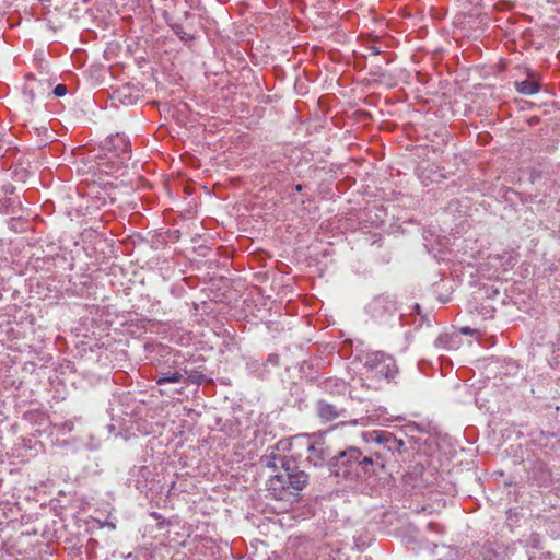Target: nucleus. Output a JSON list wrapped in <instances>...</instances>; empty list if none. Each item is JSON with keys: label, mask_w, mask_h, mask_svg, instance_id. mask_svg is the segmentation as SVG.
Listing matches in <instances>:
<instances>
[{"label": "nucleus", "mask_w": 560, "mask_h": 560, "mask_svg": "<svg viewBox=\"0 0 560 560\" xmlns=\"http://www.w3.org/2000/svg\"><path fill=\"white\" fill-rule=\"evenodd\" d=\"M386 454L381 451L364 452L357 446L339 451L329 460V474L349 487L363 489L385 468Z\"/></svg>", "instance_id": "nucleus-1"}, {"label": "nucleus", "mask_w": 560, "mask_h": 560, "mask_svg": "<svg viewBox=\"0 0 560 560\" xmlns=\"http://www.w3.org/2000/svg\"><path fill=\"white\" fill-rule=\"evenodd\" d=\"M174 357L168 346L154 340H145L142 347V365H150L154 368L155 372L144 375L142 371V377H150L159 385L180 383L184 375L179 371L174 370Z\"/></svg>", "instance_id": "nucleus-2"}, {"label": "nucleus", "mask_w": 560, "mask_h": 560, "mask_svg": "<svg viewBox=\"0 0 560 560\" xmlns=\"http://www.w3.org/2000/svg\"><path fill=\"white\" fill-rule=\"evenodd\" d=\"M280 470L267 481V489L277 500H288L298 497L308 483V475L301 469L293 457H280Z\"/></svg>", "instance_id": "nucleus-3"}, {"label": "nucleus", "mask_w": 560, "mask_h": 560, "mask_svg": "<svg viewBox=\"0 0 560 560\" xmlns=\"http://www.w3.org/2000/svg\"><path fill=\"white\" fill-rule=\"evenodd\" d=\"M140 400L136 393L122 392L118 394L114 402H110L109 415L112 421L119 424V434L125 440L137 438L140 431Z\"/></svg>", "instance_id": "nucleus-4"}, {"label": "nucleus", "mask_w": 560, "mask_h": 560, "mask_svg": "<svg viewBox=\"0 0 560 560\" xmlns=\"http://www.w3.org/2000/svg\"><path fill=\"white\" fill-rule=\"evenodd\" d=\"M366 443H373L377 450L386 454V462L390 456L401 455L407 448L405 441L386 430H373L362 434Z\"/></svg>", "instance_id": "nucleus-5"}, {"label": "nucleus", "mask_w": 560, "mask_h": 560, "mask_svg": "<svg viewBox=\"0 0 560 560\" xmlns=\"http://www.w3.org/2000/svg\"><path fill=\"white\" fill-rule=\"evenodd\" d=\"M364 366L376 376L393 380L398 373L395 359L383 351H372L361 359Z\"/></svg>", "instance_id": "nucleus-6"}, {"label": "nucleus", "mask_w": 560, "mask_h": 560, "mask_svg": "<svg viewBox=\"0 0 560 560\" xmlns=\"http://www.w3.org/2000/svg\"><path fill=\"white\" fill-rule=\"evenodd\" d=\"M396 303L387 295L375 296L366 306L365 312L373 320L385 324L394 316Z\"/></svg>", "instance_id": "nucleus-7"}, {"label": "nucleus", "mask_w": 560, "mask_h": 560, "mask_svg": "<svg viewBox=\"0 0 560 560\" xmlns=\"http://www.w3.org/2000/svg\"><path fill=\"white\" fill-rule=\"evenodd\" d=\"M305 447L307 451L306 460L314 467H322L331 459L329 448L322 441L312 442L308 436L305 438Z\"/></svg>", "instance_id": "nucleus-8"}, {"label": "nucleus", "mask_w": 560, "mask_h": 560, "mask_svg": "<svg viewBox=\"0 0 560 560\" xmlns=\"http://www.w3.org/2000/svg\"><path fill=\"white\" fill-rule=\"evenodd\" d=\"M103 148L118 156L121 162L129 160L131 156L130 140L124 135L110 136L104 141Z\"/></svg>", "instance_id": "nucleus-9"}, {"label": "nucleus", "mask_w": 560, "mask_h": 560, "mask_svg": "<svg viewBox=\"0 0 560 560\" xmlns=\"http://www.w3.org/2000/svg\"><path fill=\"white\" fill-rule=\"evenodd\" d=\"M515 91L522 95L532 96L541 89L540 77L537 72L528 70L524 80L514 82Z\"/></svg>", "instance_id": "nucleus-10"}, {"label": "nucleus", "mask_w": 560, "mask_h": 560, "mask_svg": "<svg viewBox=\"0 0 560 560\" xmlns=\"http://www.w3.org/2000/svg\"><path fill=\"white\" fill-rule=\"evenodd\" d=\"M316 412L323 421H334L339 418H345L347 410L335 404L320 399L316 402Z\"/></svg>", "instance_id": "nucleus-11"}, {"label": "nucleus", "mask_w": 560, "mask_h": 560, "mask_svg": "<svg viewBox=\"0 0 560 560\" xmlns=\"http://www.w3.org/2000/svg\"><path fill=\"white\" fill-rule=\"evenodd\" d=\"M495 546L497 544L493 541L474 545L469 550V557L472 560H501V553L498 552Z\"/></svg>", "instance_id": "nucleus-12"}, {"label": "nucleus", "mask_w": 560, "mask_h": 560, "mask_svg": "<svg viewBox=\"0 0 560 560\" xmlns=\"http://www.w3.org/2000/svg\"><path fill=\"white\" fill-rule=\"evenodd\" d=\"M306 395L303 386L299 383H290L288 393L284 396V404L288 407L298 408L302 410L305 406Z\"/></svg>", "instance_id": "nucleus-13"}, {"label": "nucleus", "mask_w": 560, "mask_h": 560, "mask_svg": "<svg viewBox=\"0 0 560 560\" xmlns=\"http://www.w3.org/2000/svg\"><path fill=\"white\" fill-rule=\"evenodd\" d=\"M140 97L139 89L136 84L127 83L114 92V98L125 106H133Z\"/></svg>", "instance_id": "nucleus-14"}, {"label": "nucleus", "mask_w": 560, "mask_h": 560, "mask_svg": "<svg viewBox=\"0 0 560 560\" xmlns=\"http://www.w3.org/2000/svg\"><path fill=\"white\" fill-rule=\"evenodd\" d=\"M462 339L456 332H443L440 334L435 341L434 347L441 351H453L459 348Z\"/></svg>", "instance_id": "nucleus-15"}, {"label": "nucleus", "mask_w": 560, "mask_h": 560, "mask_svg": "<svg viewBox=\"0 0 560 560\" xmlns=\"http://www.w3.org/2000/svg\"><path fill=\"white\" fill-rule=\"evenodd\" d=\"M454 280L450 278L441 279L433 284V294L440 303H447L454 290Z\"/></svg>", "instance_id": "nucleus-16"}, {"label": "nucleus", "mask_w": 560, "mask_h": 560, "mask_svg": "<svg viewBox=\"0 0 560 560\" xmlns=\"http://www.w3.org/2000/svg\"><path fill=\"white\" fill-rule=\"evenodd\" d=\"M431 552L436 560H458L459 550L456 547L444 544H432Z\"/></svg>", "instance_id": "nucleus-17"}, {"label": "nucleus", "mask_w": 560, "mask_h": 560, "mask_svg": "<svg viewBox=\"0 0 560 560\" xmlns=\"http://www.w3.org/2000/svg\"><path fill=\"white\" fill-rule=\"evenodd\" d=\"M163 0H142V22L144 19L153 21L156 15L164 14L165 11L160 5Z\"/></svg>", "instance_id": "nucleus-18"}, {"label": "nucleus", "mask_w": 560, "mask_h": 560, "mask_svg": "<svg viewBox=\"0 0 560 560\" xmlns=\"http://www.w3.org/2000/svg\"><path fill=\"white\" fill-rule=\"evenodd\" d=\"M527 548V557L528 560H537L541 559V557H537L535 551L542 549V539L538 533H532L526 540Z\"/></svg>", "instance_id": "nucleus-19"}, {"label": "nucleus", "mask_w": 560, "mask_h": 560, "mask_svg": "<svg viewBox=\"0 0 560 560\" xmlns=\"http://www.w3.org/2000/svg\"><path fill=\"white\" fill-rule=\"evenodd\" d=\"M546 533L552 538H560V513L544 518Z\"/></svg>", "instance_id": "nucleus-20"}, {"label": "nucleus", "mask_w": 560, "mask_h": 560, "mask_svg": "<svg viewBox=\"0 0 560 560\" xmlns=\"http://www.w3.org/2000/svg\"><path fill=\"white\" fill-rule=\"evenodd\" d=\"M30 86H35V93L38 95V103H44L47 97L50 96L48 91L49 82L48 81H35L28 84Z\"/></svg>", "instance_id": "nucleus-21"}, {"label": "nucleus", "mask_w": 560, "mask_h": 560, "mask_svg": "<svg viewBox=\"0 0 560 560\" xmlns=\"http://www.w3.org/2000/svg\"><path fill=\"white\" fill-rule=\"evenodd\" d=\"M23 96L24 101L35 109L44 105V103H38V95L35 93V86H30L27 84L23 90Z\"/></svg>", "instance_id": "nucleus-22"}, {"label": "nucleus", "mask_w": 560, "mask_h": 560, "mask_svg": "<svg viewBox=\"0 0 560 560\" xmlns=\"http://www.w3.org/2000/svg\"><path fill=\"white\" fill-rule=\"evenodd\" d=\"M247 366V370L250 374H254L256 375L257 377L259 378H264L265 377V366H266V363H261L257 360H250L247 362L246 364Z\"/></svg>", "instance_id": "nucleus-23"}, {"label": "nucleus", "mask_w": 560, "mask_h": 560, "mask_svg": "<svg viewBox=\"0 0 560 560\" xmlns=\"http://www.w3.org/2000/svg\"><path fill=\"white\" fill-rule=\"evenodd\" d=\"M174 33L179 37L180 40L183 42H189V40H192L195 39V36L192 34H189V33H186L184 31V27L182 24H174L172 26Z\"/></svg>", "instance_id": "nucleus-24"}, {"label": "nucleus", "mask_w": 560, "mask_h": 560, "mask_svg": "<svg viewBox=\"0 0 560 560\" xmlns=\"http://www.w3.org/2000/svg\"><path fill=\"white\" fill-rule=\"evenodd\" d=\"M185 373L188 374V380L192 384L200 385L206 381V376L201 372L191 371L188 373L187 371H185Z\"/></svg>", "instance_id": "nucleus-25"}, {"label": "nucleus", "mask_w": 560, "mask_h": 560, "mask_svg": "<svg viewBox=\"0 0 560 560\" xmlns=\"http://www.w3.org/2000/svg\"><path fill=\"white\" fill-rule=\"evenodd\" d=\"M332 386L335 387H342L343 389L346 388V383L345 382H339L337 380H327L325 383H324V388L326 390H329L332 388Z\"/></svg>", "instance_id": "nucleus-26"}, {"label": "nucleus", "mask_w": 560, "mask_h": 560, "mask_svg": "<svg viewBox=\"0 0 560 560\" xmlns=\"http://www.w3.org/2000/svg\"><path fill=\"white\" fill-rule=\"evenodd\" d=\"M67 94V86L65 84H57L52 90L55 97H62Z\"/></svg>", "instance_id": "nucleus-27"}, {"label": "nucleus", "mask_w": 560, "mask_h": 560, "mask_svg": "<svg viewBox=\"0 0 560 560\" xmlns=\"http://www.w3.org/2000/svg\"><path fill=\"white\" fill-rule=\"evenodd\" d=\"M518 370V364L512 360V359H509L506 361V372H504L505 374H509V373H516V371Z\"/></svg>", "instance_id": "nucleus-28"}, {"label": "nucleus", "mask_w": 560, "mask_h": 560, "mask_svg": "<svg viewBox=\"0 0 560 560\" xmlns=\"http://www.w3.org/2000/svg\"><path fill=\"white\" fill-rule=\"evenodd\" d=\"M266 363L272 364L273 366L279 365V355L276 353L269 354Z\"/></svg>", "instance_id": "nucleus-29"}, {"label": "nucleus", "mask_w": 560, "mask_h": 560, "mask_svg": "<svg viewBox=\"0 0 560 560\" xmlns=\"http://www.w3.org/2000/svg\"><path fill=\"white\" fill-rule=\"evenodd\" d=\"M107 432L110 434L113 433L117 428H119V424L116 421H113L112 423L107 424L106 427Z\"/></svg>", "instance_id": "nucleus-30"}, {"label": "nucleus", "mask_w": 560, "mask_h": 560, "mask_svg": "<svg viewBox=\"0 0 560 560\" xmlns=\"http://www.w3.org/2000/svg\"><path fill=\"white\" fill-rule=\"evenodd\" d=\"M460 332L466 336H471L475 332V330L468 326H465L460 328Z\"/></svg>", "instance_id": "nucleus-31"}, {"label": "nucleus", "mask_w": 560, "mask_h": 560, "mask_svg": "<svg viewBox=\"0 0 560 560\" xmlns=\"http://www.w3.org/2000/svg\"><path fill=\"white\" fill-rule=\"evenodd\" d=\"M141 187H142V191L145 190L147 188H151L152 187V184L148 180L144 179V177L142 176V184H141Z\"/></svg>", "instance_id": "nucleus-32"}, {"label": "nucleus", "mask_w": 560, "mask_h": 560, "mask_svg": "<svg viewBox=\"0 0 560 560\" xmlns=\"http://www.w3.org/2000/svg\"><path fill=\"white\" fill-rule=\"evenodd\" d=\"M413 307H415L416 313L422 317L420 305L419 304H415Z\"/></svg>", "instance_id": "nucleus-33"}, {"label": "nucleus", "mask_w": 560, "mask_h": 560, "mask_svg": "<svg viewBox=\"0 0 560 560\" xmlns=\"http://www.w3.org/2000/svg\"><path fill=\"white\" fill-rule=\"evenodd\" d=\"M370 49H371V51H372V54H373V55H378V54H381V50H380L378 48H376V47H371Z\"/></svg>", "instance_id": "nucleus-34"}, {"label": "nucleus", "mask_w": 560, "mask_h": 560, "mask_svg": "<svg viewBox=\"0 0 560 560\" xmlns=\"http://www.w3.org/2000/svg\"><path fill=\"white\" fill-rule=\"evenodd\" d=\"M302 189H303V186H302L301 184H298V185H295V187H294V190H295L296 192H301V191H302Z\"/></svg>", "instance_id": "nucleus-35"}, {"label": "nucleus", "mask_w": 560, "mask_h": 560, "mask_svg": "<svg viewBox=\"0 0 560 560\" xmlns=\"http://www.w3.org/2000/svg\"><path fill=\"white\" fill-rule=\"evenodd\" d=\"M141 200H142V203L144 201H151V199L149 197H147L145 195H143V194H142Z\"/></svg>", "instance_id": "nucleus-36"}, {"label": "nucleus", "mask_w": 560, "mask_h": 560, "mask_svg": "<svg viewBox=\"0 0 560 560\" xmlns=\"http://www.w3.org/2000/svg\"><path fill=\"white\" fill-rule=\"evenodd\" d=\"M152 307L155 308V307H159V303L158 304H152ZM154 315V310L150 311V316H153Z\"/></svg>", "instance_id": "nucleus-37"}, {"label": "nucleus", "mask_w": 560, "mask_h": 560, "mask_svg": "<svg viewBox=\"0 0 560 560\" xmlns=\"http://www.w3.org/2000/svg\"><path fill=\"white\" fill-rule=\"evenodd\" d=\"M145 320L151 322L152 319H151V318H144V317L142 316V318H141V322H142V328H144L143 323H144Z\"/></svg>", "instance_id": "nucleus-38"}, {"label": "nucleus", "mask_w": 560, "mask_h": 560, "mask_svg": "<svg viewBox=\"0 0 560 560\" xmlns=\"http://www.w3.org/2000/svg\"><path fill=\"white\" fill-rule=\"evenodd\" d=\"M434 527H436V525H435V524H433V523H429V524H428V528L432 529V528H434Z\"/></svg>", "instance_id": "nucleus-39"}, {"label": "nucleus", "mask_w": 560, "mask_h": 560, "mask_svg": "<svg viewBox=\"0 0 560 560\" xmlns=\"http://www.w3.org/2000/svg\"><path fill=\"white\" fill-rule=\"evenodd\" d=\"M147 163H142L141 170L144 171Z\"/></svg>", "instance_id": "nucleus-40"}, {"label": "nucleus", "mask_w": 560, "mask_h": 560, "mask_svg": "<svg viewBox=\"0 0 560 560\" xmlns=\"http://www.w3.org/2000/svg\"><path fill=\"white\" fill-rule=\"evenodd\" d=\"M272 466H273V467H277L276 458L273 459Z\"/></svg>", "instance_id": "nucleus-41"}]
</instances>
